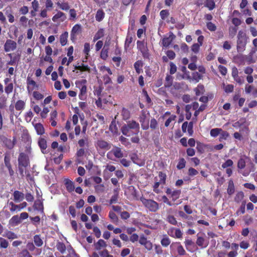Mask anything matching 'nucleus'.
Here are the masks:
<instances>
[{
	"label": "nucleus",
	"instance_id": "nucleus-1",
	"mask_svg": "<svg viewBox=\"0 0 257 257\" xmlns=\"http://www.w3.org/2000/svg\"><path fill=\"white\" fill-rule=\"evenodd\" d=\"M140 130V124L136 121L132 120L124 124L121 128L122 134L127 137L134 135H138Z\"/></svg>",
	"mask_w": 257,
	"mask_h": 257
},
{
	"label": "nucleus",
	"instance_id": "nucleus-2",
	"mask_svg": "<svg viewBox=\"0 0 257 257\" xmlns=\"http://www.w3.org/2000/svg\"><path fill=\"white\" fill-rule=\"evenodd\" d=\"M246 160H249V158L248 157L244 155L239 159L237 164L238 173L241 174L244 177L248 176L251 172L254 171V165L252 163H251L252 169H246L243 171L242 170L246 166Z\"/></svg>",
	"mask_w": 257,
	"mask_h": 257
},
{
	"label": "nucleus",
	"instance_id": "nucleus-3",
	"mask_svg": "<svg viewBox=\"0 0 257 257\" xmlns=\"http://www.w3.org/2000/svg\"><path fill=\"white\" fill-rule=\"evenodd\" d=\"M246 34L242 31L238 32L237 41V50L238 52H243L246 45Z\"/></svg>",
	"mask_w": 257,
	"mask_h": 257
},
{
	"label": "nucleus",
	"instance_id": "nucleus-4",
	"mask_svg": "<svg viewBox=\"0 0 257 257\" xmlns=\"http://www.w3.org/2000/svg\"><path fill=\"white\" fill-rule=\"evenodd\" d=\"M141 201L145 207L151 212H156L159 208V204L153 200L142 197Z\"/></svg>",
	"mask_w": 257,
	"mask_h": 257
},
{
	"label": "nucleus",
	"instance_id": "nucleus-5",
	"mask_svg": "<svg viewBox=\"0 0 257 257\" xmlns=\"http://www.w3.org/2000/svg\"><path fill=\"white\" fill-rule=\"evenodd\" d=\"M86 80L85 79H82L80 81H79L78 82H76V84H80L82 85L81 88L80 90V93L79 94V98L80 100H85L87 98V95H86V92H87V87L85 85L86 83Z\"/></svg>",
	"mask_w": 257,
	"mask_h": 257
},
{
	"label": "nucleus",
	"instance_id": "nucleus-6",
	"mask_svg": "<svg viewBox=\"0 0 257 257\" xmlns=\"http://www.w3.org/2000/svg\"><path fill=\"white\" fill-rule=\"evenodd\" d=\"M18 165H21L25 167L29 166L30 161L28 156L24 153H20L18 157Z\"/></svg>",
	"mask_w": 257,
	"mask_h": 257
},
{
	"label": "nucleus",
	"instance_id": "nucleus-7",
	"mask_svg": "<svg viewBox=\"0 0 257 257\" xmlns=\"http://www.w3.org/2000/svg\"><path fill=\"white\" fill-rule=\"evenodd\" d=\"M171 250H176L180 255H184L186 254V251L179 242H173L170 245Z\"/></svg>",
	"mask_w": 257,
	"mask_h": 257
},
{
	"label": "nucleus",
	"instance_id": "nucleus-8",
	"mask_svg": "<svg viewBox=\"0 0 257 257\" xmlns=\"http://www.w3.org/2000/svg\"><path fill=\"white\" fill-rule=\"evenodd\" d=\"M139 243L141 245H144L145 248L148 251H150L153 249V243L151 241L148 240L147 237L143 234L140 236Z\"/></svg>",
	"mask_w": 257,
	"mask_h": 257
},
{
	"label": "nucleus",
	"instance_id": "nucleus-9",
	"mask_svg": "<svg viewBox=\"0 0 257 257\" xmlns=\"http://www.w3.org/2000/svg\"><path fill=\"white\" fill-rule=\"evenodd\" d=\"M9 204L10 206H11V208H10V210L11 212H13L16 211H20L22 209L26 208L27 206V203L26 202H23L22 203L17 205L15 204L13 202H10L9 203Z\"/></svg>",
	"mask_w": 257,
	"mask_h": 257
},
{
	"label": "nucleus",
	"instance_id": "nucleus-10",
	"mask_svg": "<svg viewBox=\"0 0 257 257\" xmlns=\"http://www.w3.org/2000/svg\"><path fill=\"white\" fill-rule=\"evenodd\" d=\"M95 147L97 148L103 150H109L111 148V144L103 140H98L96 144Z\"/></svg>",
	"mask_w": 257,
	"mask_h": 257
},
{
	"label": "nucleus",
	"instance_id": "nucleus-11",
	"mask_svg": "<svg viewBox=\"0 0 257 257\" xmlns=\"http://www.w3.org/2000/svg\"><path fill=\"white\" fill-rule=\"evenodd\" d=\"M17 48V43L13 40L8 39L4 45V50L6 52H9L15 50Z\"/></svg>",
	"mask_w": 257,
	"mask_h": 257
},
{
	"label": "nucleus",
	"instance_id": "nucleus-12",
	"mask_svg": "<svg viewBox=\"0 0 257 257\" xmlns=\"http://www.w3.org/2000/svg\"><path fill=\"white\" fill-rule=\"evenodd\" d=\"M82 31L81 26L80 24H76L75 25L71 31V40L72 41H74L76 39V36L81 33Z\"/></svg>",
	"mask_w": 257,
	"mask_h": 257
},
{
	"label": "nucleus",
	"instance_id": "nucleus-13",
	"mask_svg": "<svg viewBox=\"0 0 257 257\" xmlns=\"http://www.w3.org/2000/svg\"><path fill=\"white\" fill-rule=\"evenodd\" d=\"M169 37H164L162 39V45L165 47H168L172 42L173 40L176 38L175 35L172 32H169Z\"/></svg>",
	"mask_w": 257,
	"mask_h": 257
},
{
	"label": "nucleus",
	"instance_id": "nucleus-14",
	"mask_svg": "<svg viewBox=\"0 0 257 257\" xmlns=\"http://www.w3.org/2000/svg\"><path fill=\"white\" fill-rule=\"evenodd\" d=\"M197 238L196 241V244L200 247L201 248H206L209 244L208 239H205L204 237L199 236V233L197 234Z\"/></svg>",
	"mask_w": 257,
	"mask_h": 257
},
{
	"label": "nucleus",
	"instance_id": "nucleus-15",
	"mask_svg": "<svg viewBox=\"0 0 257 257\" xmlns=\"http://www.w3.org/2000/svg\"><path fill=\"white\" fill-rule=\"evenodd\" d=\"M146 114L145 112L143 111L142 114L139 116V119L141 124V127L144 130H147L149 127V123L146 121Z\"/></svg>",
	"mask_w": 257,
	"mask_h": 257
},
{
	"label": "nucleus",
	"instance_id": "nucleus-16",
	"mask_svg": "<svg viewBox=\"0 0 257 257\" xmlns=\"http://www.w3.org/2000/svg\"><path fill=\"white\" fill-rule=\"evenodd\" d=\"M94 245L95 250L99 252L103 249H106L107 243L104 240L100 239L97 242L94 243Z\"/></svg>",
	"mask_w": 257,
	"mask_h": 257
},
{
	"label": "nucleus",
	"instance_id": "nucleus-17",
	"mask_svg": "<svg viewBox=\"0 0 257 257\" xmlns=\"http://www.w3.org/2000/svg\"><path fill=\"white\" fill-rule=\"evenodd\" d=\"M245 91L247 94H251L253 97H257V88L252 85L246 84L245 86Z\"/></svg>",
	"mask_w": 257,
	"mask_h": 257
},
{
	"label": "nucleus",
	"instance_id": "nucleus-18",
	"mask_svg": "<svg viewBox=\"0 0 257 257\" xmlns=\"http://www.w3.org/2000/svg\"><path fill=\"white\" fill-rule=\"evenodd\" d=\"M64 184L66 187V189L67 191L71 193L73 191H74L75 189V186H74V183L70 180L69 179H65L64 180Z\"/></svg>",
	"mask_w": 257,
	"mask_h": 257
},
{
	"label": "nucleus",
	"instance_id": "nucleus-19",
	"mask_svg": "<svg viewBox=\"0 0 257 257\" xmlns=\"http://www.w3.org/2000/svg\"><path fill=\"white\" fill-rule=\"evenodd\" d=\"M169 234L175 238H180L182 237V232L179 228H172L169 232Z\"/></svg>",
	"mask_w": 257,
	"mask_h": 257
},
{
	"label": "nucleus",
	"instance_id": "nucleus-20",
	"mask_svg": "<svg viewBox=\"0 0 257 257\" xmlns=\"http://www.w3.org/2000/svg\"><path fill=\"white\" fill-rule=\"evenodd\" d=\"M112 153L114 156L117 158H121L123 156V154L121 151V149L119 147H115L110 152H109L107 154V157L110 158L109 156L110 153Z\"/></svg>",
	"mask_w": 257,
	"mask_h": 257
},
{
	"label": "nucleus",
	"instance_id": "nucleus-21",
	"mask_svg": "<svg viewBox=\"0 0 257 257\" xmlns=\"http://www.w3.org/2000/svg\"><path fill=\"white\" fill-rule=\"evenodd\" d=\"M34 209L39 211L41 213L43 214L44 212V206L42 200L40 199L36 200L33 205Z\"/></svg>",
	"mask_w": 257,
	"mask_h": 257
},
{
	"label": "nucleus",
	"instance_id": "nucleus-22",
	"mask_svg": "<svg viewBox=\"0 0 257 257\" xmlns=\"http://www.w3.org/2000/svg\"><path fill=\"white\" fill-rule=\"evenodd\" d=\"M38 144L42 152L43 153H45L46 152L45 151L47 148V143L46 140L42 137L39 138L38 141Z\"/></svg>",
	"mask_w": 257,
	"mask_h": 257
},
{
	"label": "nucleus",
	"instance_id": "nucleus-23",
	"mask_svg": "<svg viewBox=\"0 0 257 257\" xmlns=\"http://www.w3.org/2000/svg\"><path fill=\"white\" fill-rule=\"evenodd\" d=\"M256 51L257 49L256 48H252L249 54L246 56V60L248 64L255 62V60L253 58V56Z\"/></svg>",
	"mask_w": 257,
	"mask_h": 257
},
{
	"label": "nucleus",
	"instance_id": "nucleus-24",
	"mask_svg": "<svg viewBox=\"0 0 257 257\" xmlns=\"http://www.w3.org/2000/svg\"><path fill=\"white\" fill-rule=\"evenodd\" d=\"M172 210V209L171 208H170L168 211V214L166 217V221L172 225H176L177 224V221L176 218L173 215L169 214L171 212Z\"/></svg>",
	"mask_w": 257,
	"mask_h": 257
},
{
	"label": "nucleus",
	"instance_id": "nucleus-25",
	"mask_svg": "<svg viewBox=\"0 0 257 257\" xmlns=\"http://www.w3.org/2000/svg\"><path fill=\"white\" fill-rule=\"evenodd\" d=\"M14 200L16 202H19L22 201L24 198V194L23 193L16 190L13 193Z\"/></svg>",
	"mask_w": 257,
	"mask_h": 257
},
{
	"label": "nucleus",
	"instance_id": "nucleus-26",
	"mask_svg": "<svg viewBox=\"0 0 257 257\" xmlns=\"http://www.w3.org/2000/svg\"><path fill=\"white\" fill-rule=\"evenodd\" d=\"M3 237H6L10 240H13L18 237L17 234L10 230H7L5 231V233L3 234Z\"/></svg>",
	"mask_w": 257,
	"mask_h": 257
},
{
	"label": "nucleus",
	"instance_id": "nucleus-27",
	"mask_svg": "<svg viewBox=\"0 0 257 257\" xmlns=\"http://www.w3.org/2000/svg\"><path fill=\"white\" fill-rule=\"evenodd\" d=\"M59 19H62V21H64L66 19L65 14L61 11L58 12L57 13L52 17V20L53 22H57L58 20Z\"/></svg>",
	"mask_w": 257,
	"mask_h": 257
},
{
	"label": "nucleus",
	"instance_id": "nucleus-28",
	"mask_svg": "<svg viewBox=\"0 0 257 257\" xmlns=\"http://www.w3.org/2000/svg\"><path fill=\"white\" fill-rule=\"evenodd\" d=\"M35 129L38 135H42L45 133V128L41 123H37L34 125Z\"/></svg>",
	"mask_w": 257,
	"mask_h": 257
},
{
	"label": "nucleus",
	"instance_id": "nucleus-29",
	"mask_svg": "<svg viewBox=\"0 0 257 257\" xmlns=\"http://www.w3.org/2000/svg\"><path fill=\"white\" fill-rule=\"evenodd\" d=\"M134 68L136 72L140 74L143 72L142 67L143 66V63L142 60H138L134 63Z\"/></svg>",
	"mask_w": 257,
	"mask_h": 257
},
{
	"label": "nucleus",
	"instance_id": "nucleus-30",
	"mask_svg": "<svg viewBox=\"0 0 257 257\" xmlns=\"http://www.w3.org/2000/svg\"><path fill=\"white\" fill-rule=\"evenodd\" d=\"M68 37V33L64 32L60 36V43L62 46L66 45Z\"/></svg>",
	"mask_w": 257,
	"mask_h": 257
},
{
	"label": "nucleus",
	"instance_id": "nucleus-31",
	"mask_svg": "<svg viewBox=\"0 0 257 257\" xmlns=\"http://www.w3.org/2000/svg\"><path fill=\"white\" fill-rule=\"evenodd\" d=\"M121 115L123 120H126L131 117L130 111L128 109L123 107L121 111Z\"/></svg>",
	"mask_w": 257,
	"mask_h": 257
},
{
	"label": "nucleus",
	"instance_id": "nucleus-32",
	"mask_svg": "<svg viewBox=\"0 0 257 257\" xmlns=\"http://www.w3.org/2000/svg\"><path fill=\"white\" fill-rule=\"evenodd\" d=\"M235 191V188L233 182L232 180H230L228 181V185L227 189V192L228 195H232Z\"/></svg>",
	"mask_w": 257,
	"mask_h": 257
},
{
	"label": "nucleus",
	"instance_id": "nucleus-33",
	"mask_svg": "<svg viewBox=\"0 0 257 257\" xmlns=\"http://www.w3.org/2000/svg\"><path fill=\"white\" fill-rule=\"evenodd\" d=\"M104 35V30L103 29H99L93 37V41L95 42L100 38H102Z\"/></svg>",
	"mask_w": 257,
	"mask_h": 257
},
{
	"label": "nucleus",
	"instance_id": "nucleus-34",
	"mask_svg": "<svg viewBox=\"0 0 257 257\" xmlns=\"http://www.w3.org/2000/svg\"><path fill=\"white\" fill-rule=\"evenodd\" d=\"M105 13L102 9H99L96 14L95 19L97 22L101 21L104 18Z\"/></svg>",
	"mask_w": 257,
	"mask_h": 257
},
{
	"label": "nucleus",
	"instance_id": "nucleus-35",
	"mask_svg": "<svg viewBox=\"0 0 257 257\" xmlns=\"http://www.w3.org/2000/svg\"><path fill=\"white\" fill-rule=\"evenodd\" d=\"M56 248L62 254H63L66 251V245L62 242L58 241L56 244Z\"/></svg>",
	"mask_w": 257,
	"mask_h": 257
},
{
	"label": "nucleus",
	"instance_id": "nucleus-36",
	"mask_svg": "<svg viewBox=\"0 0 257 257\" xmlns=\"http://www.w3.org/2000/svg\"><path fill=\"white\" fill-rule=\"evenodd\" d=\"M133 38L132 35H131L129 33H127L125 43H124V49L126 50L130 46V44L133 42Z\"/></svg>",
	"mask_w": 257,
	"mask_h": 257
},
{
	"label": "nucleus",
	"instance_id": "nucleus-37",
	"mask_svg": "<svg viewBox=\"0 0 257 257\" xmlns=\"http://www.w3.org/2000/svg\"><path fill=\"white\" fill-rule=\"evenodd\" d=\"M34 242L37 247H41L43 244V241L40 235L36 234L34 236Z\"/></svg>",
	"mask_w": 257,
	"mask_h": 257
},
{
	"label": "nucleus",
	"instance_id": "nucleus-38",
	"mask_svg": "<svg viewBox=\"0 0 257 257\" xmlns=\"http://www.w3.org/2000/svg\"><path fill=\"white\" fill-rule=\"evenodd\" d=\"M56 5L63 11H67L70 9V6L68 2L60 3L58 2L56 3Z\"/></svg>",
	"mask_w": 257,
	"mask_h": 257
},
{
	"label": "nucleus",
	"instance_id": "nucleus-39",
	"mask_svg": "<svg viewBox=\"0 0 257 257\" xmlns=\"http://www.w3.org/2000/svg\"><path fill=\"white\" fill-rule=\"evenodd\" d=\"M108 47H106L105 45L103 47L100 53V58L102 59L106 60L108 57Z\"/></svg>",
	"mask_w": 257,
	"mask_h": 257
},
{
	"label": "nucleus",
	"instance_id": "nucleus-40",
	"mask_svg": "<svg viewBox=\"0 0 257 257\" xmlns=\"http://www.w3.org/2000/svg\"><path fill=\"white\" fill-rule=\"evenodd\" d=\"M173 78L170 75H167L165 78V87L166 88L170 87L173 83Z\"/></svg>",
	"mask_w": 257,
	"mask_h": 257
},
{
	"label": "nucleus",
	"instance_id": "nucleus-41",
	"mask_svg": "<svg viewBox=\"0 0 257 257\" xmlns=\"http://www.w3.org/2000/svg\"><path fill=\"white\" fill-rule=\"evenodd\" d=\"M27 82L28 84L27 89L29 91H30V86L32 85L33 86V88H31V90L32 91L34 89V88L37 87L38 86L36 84V82L33 79H31L30 78L28 77L27 79Z\"/></svg>",
	"mask_w": 257,
	"mask_h": 257
},
{
	"label": "nucleus",
	"instance_id": "nucleus-42",
	"mask_svg": "<svg viewBox=\"0 0 257 257\" xmlns=\"http://www.w3.org/2000/svg\"><path fill=\"white\" fill-rule=\"evenodd\" d=\"M25 103L23 100H19L15 104V108L17 110H22L24 109Z\"/></svg>",
	"mask_w": 257,
	"mask_h": 257
},
{
	"label": "nucleus",
	"instance_id": "nucleus-43",
	"mask_svg": "<svg viewBox=\"0 0 257 257\" xmlns=\"http://www.w3.org/2000/svg\"><path fill=\"white\" fill-rule=\"evenodd\" d=\"M9 246V241L4 237H0V248L6 249Z\"/></svg>",
	"mask_w": 257,
	"mask_h": 257
},
{
	"label": "nucleus",
	"instance_id": "nucleus-44",
	"mask_svg": "<svg viewBox=\"0 0 257 257\" xmlns=\"http://www.w3.org/2000/svg\"><path fill=\"white\" fill-rule=\"evenodd\" d=\"M205 7L208 8L209 10H212L215 7L214 0H205Z\"/></svg>",
	"mask_w": 257,
	"mask_h": 257
},
{
	"label": "nucleus",
	"instance_id": "nucleus-45",
	"mask_svg": "<svg viewBox=\"0 0 257 257\" xmlns=\"http://www.w3.org/2000/svg\"><path fill=\"white\" fill-rule=\"evenodd\" d=\"M108 217L111 220V222L114 223H117L118 221V218L116 214L113 211H110L109 212Z\"/></svg>",
	"mask_w": 257,
	"mask_h": 257
},
{
	"label": "nucleus",
	"instance_id": "nucleus-46",
	"mask_svg": "<svg viewBox=\"0 0 257 257\" xmlns=\"http://www.w3.org/2000/svg\"><path fill=\"white\" fill-rule=\"evenodd\" d=\"M78 144L80 148H83L85 146L88 147L89 145L88 138L85 137L84 139H81L78 141Z\"/></svg>",
	"mask_w": 257,
	"mask_h": 257
},
{
	"label": "nucleus",
	"instance_id": "nucleus-47",
	"mask_svg": "<svg viewBox=\"0 0 257 257\" xmlns=\"http://www.w3.org/2000/svg\"><path fill=\"white\" fill-rule=\"evenodd\" d=\"M10 222L15 225H17L21 222V218L18 215L13 216L10 219Z\"/></svg>",
	"mask_w": 257,
	"mask_h": 257
},
{
	"label": "nucleus",
	"instance_id": "nucleus-48",
	"mask_svg": "<svg viewBox=\"0 0 257 257\" xmlns=\"http://www.w3.org/2000/svg\"><path fill=\"white\" fill-rule=\"evenodd\" d=\"M171 243L170 239L167 235L163 236L161 240V243L162 246L167 247Z\"/></svg>",
	"mask_w": 257,
	"mask_h": 257
},
{
	"label": "nucleus",
	"instance_id": "nucleus-49",
	"mask_svg": "<svg viewBox=\"0 0 257 257\" xmlns=\"http://www.w3.org/2000/svg\"><path fill=\"white\" fill-rule=\"evenodd\" d=\"M181 193L180 190H175L173 191L171 197L174 202L179 198Z\"/></svg>",
	"mask_w": 257,
	"mask_h": 257
},
{
	"label": "nucleus",
	"instance_id": "nucleus-50",
	"mask_svg": "<svg viewBox=\"0 0 257 257\" xmlns=\"http://www.w3.org/2000/svg\"><path fill=\"white\" fill-rule=\"evenodd\" d=\"M74 68L76 70H80V71H89L90 68L87 65L82 64L81 65L75 66Z\"/></svg>",
	"mask_w": 257,
	"mask_h": 257
},
{
	"label": "nucleus",
	"instance_id": "nucleus-51",
	"mask_svg": "<svg viewBox=\"0 0 257 257\" xmlns=\"http://www.w3.org/2000/svg\"><path fill=\"white\" fill-rule=\"evenodd\" d=\"M244 198V193L242 191L238 192L234 197V201L237 203H239Z\"/></svg>",
	"mask_w": 257,
	"mask_h": 257
},
{
	"label": "nucleus",
	"instance_id": "nucleus-52",
	"mask_svg": "<svg viewBox=\"0 0 257 257\" xmlns=\"http://www.w3.org/2000/svg\"><path fill=\"white\" fill-rule=\"evenodd\" d=\"M90 44L88 43H85L84 45L83 53L85 55V59H87L89 56V52L90 50Z\"/></svg>",
	"mask_w": 257,
	"mask_h": 257
},
{
	"label": "nucleus",
	"instance_id": "nucleus-53",
	"mask_svg": "<svg viewBox=\"0 0 257 257\" xmlns=\"http://www.w3.org/2000/svg\"><path fill=\"white\" fill-rule=\"evenodd\" d=\"M186 161L183 158H180L177 165V168L179 170H181L184 168L186 166Z\"/></svg>",
	"mask_w": 257,
	"mask_h": 257
},
{
	"label": "nucleus",
	"instance_id": "nucleus-54",
	"mask_svg": "<svg viewBox=\"0 0 257 257\" xmlns=\"http://www.w3.org/2000/svg\"><path fill=\"white\" fill-rule=\"evenodd\" d=\"M150 127L151 129L154 130L158 128V122L155 118H153L151 119Z\"/></svg>",
	"mask_w": 257,
	"mask_h": 257
},
{
	"label": "nucleus",
	"instance_id": "nucleus-55",
	"mask_svg": "<svg viewBox=\"0 0 257 257\" xmlns=\"http://www.w3.org/2000/svg\"><path fill=\"white\" fill-rule=\"evenodd\" d=\"M219 135L220 136L219 140L220 142H222L223 140H226L227 139V138L229 136V134L227 132L223 131L222 130V132H221Z\"/></svg>",
	"mask_w": 257,
	"mask_h": 257
},
{
	"label": "nucleus",
	"instance_id": "nucleus-56",
	"mask_svg": "<svg viewBox=\"0 0 257 257\" xmlns=\"http://www.w3.org/2000/svg\"><path fill=\"white\" fill-rule=\"evenodd\" d=\"M222 132V129L220 128H215L211 130L210 135L213 137H216Z\"/></svg>",
	"mask_w": 257,
	"mask_h": 257
},
{
	"label": "nucleus",
	"instance_id": "nucleus-57",
	"mask_svg": "<svg viewBox=\"0 0 257 257\" xmlns=\"http://www.w3.org/2000/svg\"><path fill=\"white\" fill-rule=\"evenodd\" d=\"M192 79L196 82H198L200 80L202 79L203 75L199 74L198 72H194L192 74Z\"/></svg>",
	"mask_w": 257,
	"mask_h": 257
},
{
	"label": "nucleus",
	"instance_id": "nucleus-58",
	"mask_svg": "<svg viewBox=\"0 0 257 257\" xmlns=\"http://www.w3.org/2000/svg\"><path fill=\"white\" fill-rule=\"evenodd\" d=\"M159 177L160 178L159 181L161 183H162L163 185H165L166 183V180L167 178L166 173L163 172H159Z\"/></svg>",
	"mask_w": 257,
	"mask_h": 257
},
{
	"label": "nucleus",
	"instance_id": "nucleus-59",
	"mask_svg": "<svg viewBox=\"0 0 257 257\" xmlns=\"http://www.w3.org/2000/svg\"><path fill=\"white\" fill-rule=\"evenodd\" d=\"M13 89L14 85L13 83H10L5 86V91L7 94H9L13 92Z\"/></svg>",
	"mask_w": 257,
	"mask_h": 257
},
{
	"label": "nucleus",
	"instance_id": "nucleus-60",
	"mask_svg": "<svg viewBox=\"0 0 257 257\" xmlns=\"http://www.w3.org/2000/svg\"><path fill=\"white\" fill-rule=\"evenodd\" d=\"M233 165V162L231 159L227 160L224 163H223L221 167L223 169L228 168L229 167H232Z\"/></svg>",
	"mask_w": 257,
	"mask_h": 257
},
{
	"label": "nucleus",
	"instance_id": "nucleus-61",
	"mask_svg": "<svg viewBox=\"0 0 257 257\" xmlns=\"http://www.w3.org/2000/svg\"><path fill=\"white\" fill-rule=\"evenodd\" d=\"M185 245L186 247V249L189 251H192L190 246L192 245L194 243L191 239H186L184 241Z\"/></svg>",
	"mask_w": 257,
	"mask_h": 257
},
{
	"label": "nucleus",
	"instance_id": "nucleus-62",
	"mask_svg": "<svg viewBox=\"0 0 257 257\" xmlns=\"http://www.w3.org/2000/svg\"><path fill=\"white\" fill-rule=\"evenodd\" d=\"M98 253L101 257H113L112 255L109 253L108 250L106 249H103Z\"/></svg>",
	"mask_w": 257,
	"mask_h": 257
},
{
	"label": "nucleus",
	"instance_id": "nucleus-63",
	"mask_svg": "<svg viewBox=\"0 0 257 257\" xmlns=\"http://www.w3.org/2000/svg\"><path fill=\"white\" fill-rule=\"evenodd\" d=\"M224 85V90L226 93H231L233 91L234 86L232 84H227L225 86Z\"/></svg>",
	"mask_w": 257,
	"mask_h": 257
},
{
	"label": "nucleus",
	"instance_id": "nucleus-64",
	"mask_svg": "<svg viewBox=\"0 0 257 257\" xmlns=\"http://www.w3.org/2000/svg\"><path fill=\"white\" fill-rule=\"evenodd\" d=\"M109 130L113 134H116L118 132V129L115 122L112 121L109 125Z\"/></svg>",
	"mask_w": 257,
	"mask_h": 257
}]
</instances>
